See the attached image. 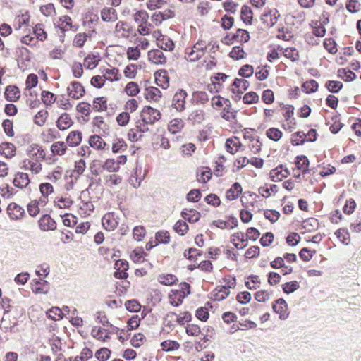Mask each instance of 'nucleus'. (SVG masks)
I'll return each instance as SVG.
<instances>
[{"mask_svg":"<svg viewBox=\"0 0 361 361\" xmlns=\"http://www.w3.org/2000/svg\"><path fill=\"white\" fill-rule=\"evenodd\" d=\"M240 16L244 23L250 24L252 19V12L250 8L247 6H242Z\"/></svg>","mask_w":361,"mask_h":361,"instance_id":"f704fd0d","label":"nucleus"},{"mask_svg":"<svg viewBox=\"0 0 361 361\" xmlns=\"http://www.w3.org/2000/svg\"><path fill=\"white\" fill-rule=\"evenodd\" d=\"M242 187L238 183H235L233 184L231 188L226 191V198L228 200H233L236 199L238 195L242 192Z\"/></svg>","mask_w":361,"mask_h":361,"instance_id":"4be33fe9","label":"nucleus"},{"mask_svg":"<svg viewBox=\"0 0 361 361\" xmlns=\"http://www.w3.org/2000/svg\"><path fill=\"white\" fill-rule=\"evenodd\" d=\"M30 183V180L29 178L28 174L23 172L16 173L13 180V185L20 189L26 188Z\"/></svg>","mask_w":361,"mask_h":361,"instance_id":"1a4fd4ad","label":"nucleus"},{"mask_svg":"<svg viewBox=\"0 0 361 361\" xmlns=\"http://www.w3.org/2000/svg\"><path fill=\"white\" fill-rule=\"evenodd\" d=\"M42 100L45 105L48 106L55 102L56 97L53 93L49 91H43L42 92Z\"/></svg>","mask_w":361,"mask_h":361,"instance_id":"13d9d810","label":"nucleus"},{"mask_svg":"<svg viewBox=\"0 0 361 361\" xmlns=\"http://www.w3.org/2000/svg\"><path fill=\"white\" fill-rule=\"evenodd\" d=\"M158 281L163 285L171 286L178 281V279L173 274H162L159 276Z\"/></svg>","mask_w":361,"mask_h":361,"instance_id":"7c9ffc66","label":"nucleus"},{"mask_svg":"<svg viewBox=\"0 0 361 361\" xmlns=\"http://www.w3.org/2000/svg\"><path fill=\"white\" fill-rule=\"evenodd\" d=\"M39 200H32L27 205V212L32 216H36L39 212Z\"/></svg>","mask_w":361,"mask_h":361,"instance_id":"09e8293b","label":"nucleus"},{"mask_svg":"<svg viewBox=\"0 0 361 361\" xmlns=\"http://www.w3.org/2000/svg\"><path fill=\"white\" fill-rule=\"evenodd\" d=\"M283 54L284 56L290 59L292 61H295L299 59L298 51L293 47H287L284 49Z\"/></svg>","mask_w":361,"mask_h":361,"instance_id":"e433bc0d","label":"nucleus"},{"mask_svg":"<svg viewBox=\"0 0 361 361\" xmlns=\"http://www.w3.org/2000/svg\"><path fill=\"white\" fill-rule=\"evenodd\" d=\"M101 169L109 172H116L119 170L118 164L113 159H108L104 164L101 165Z\"/></svg>","mask_w":361,"mask_h":361,"instance_id":"72a5a7b5","label":"nucleus"},{"mask_svg":"<svg viewBox=\"0 0 361 361\" xmlns=\"http://www.w3.org/2000/svg\"><path fill=\"white\" fill-rule=\"evenodd\" d=\"M213 224L215 226H216L221 229H224V228L233 229L238 226V220L236 218H233V225H231L230 221L220 220V219L214 221Z\"/></svg>","mask_w":361,"mask_h":361,"instance_id":"c85d7f7f","label":"nucleus"},{"mask_svg":"<svg viewBox=\"0 0 361 361\" xmlns=\"http://www.w3.org/2000/svg\"><path fill=\"white\" fill-rule=\"evenodd\" d=\"M328 90L332 93H337L343 87V84L340 81L329 80L326 83Z\"/></svg>","mask_w":361,"mask_h":361,"instance_id":"3c124183","label":"nucleus"},{"mask_svg":"<svg viewBox=\"0 0 361 361\" xmlns=\"http://www.w3.org/2000/svg\"><path fill=\"white\" fill-rule=\"evenodd\" d=\"M229 56L235 60H239L245 57V53L240 46H235L232 49Z\"/></svg>","mask_w":361,"mask_h":361,"instance_id":"58836bf2","label":"nucleus"},{"mask_svg":"<svg viewBox=\"0 0 361 361\" xmlns=\"http://www.w3.org/2000/svg\"><path fill=\"white\" fill-rule=\"evenodd\" d=\"M258 100L259 96L254 92L246 93L243 98V102L248 104L257 103Z\"/></svg>","mask_w":361,"mask_h":361,"instance_id":"69168bd1","label":"nucleus"},{"mask_svg":"<svg viewBox=\"0 0 361 361\" xmlns=\"http://www.w3.org/2000/svg\"><path fill=\"white\" fill-rule=\"evenodd\" d=\"M242 146L240 140L236 137L228 138L226 141L227 151L232 154L237 152Z\"/></svg>","mask_w":361,"mask_h":361,"instance_id":"6ab92c4d","label":"nucleus"},{"mask_svg":"<svg viewBox=\"0 0 361 361\" xmlns=\"http://www.w3.org/2000/svg\"><path fill=\"white\" fill-rule=\"evenodd\" d=\"M115 30L117 33L121 34V36L127 37L129 32L128 25L125 22L119 21L115 27Z\"/></svg>","mask_w":361,"mask_h":361,"instance_id":"864d4df0","label":"nucleus"},{"mask_svg":"<svg viewBox=\"0 0 361 361\" xmlns=\"http://www.w3.org/2000/svg\"><path fill=\"white\" fill-rule=\"evenodd\" d=\"M204 119V112L203 110H194L188 116V120L193 122L200 123Z\"/></svg>","mask_w":361,"mask_h":361,"instance_id":"c756f323","label":"nucleus"},{"mask_svg":"<svg viewBox=\"0 0 361 361\" xmlns=\"http://www.w3.org/2000/svg\"><path fill=\"white\" fill-rule=\"evenodd\" d=\"M39 190L44 197H47L49 195L53 193L54 188L51 183H44L39 185Z\"/></svg>","mask_w":361,"mask_h":361,"instance_id":"bf43d9fd","label":"nucleus"},{"mask_svg":"<svg viewBox=\"0 0 361 361\" xmlns=\"http://www.w3.org/2000/svg\"><path fill=\"white\" fill-rule=\"evenodd\" d=\"M89 144L92 147L96 149H103L106 145L103 139L97 135L90 136Z\"/></svg>","mask_w":361,"mask_h":361,"instance_id":"5701e85b","label":"nucleus"},{"mask_svg":"<svg viewBox=\"0 0 361 361\" xmlns=\"http://www.w3.org/2000/svg\"><path fill=\"white\" fill-rule=\"evenodd\" d=\"M182 217L190 223L197 222L200 218V213L195 209H185L181 213Z\"/></svg>","mask_w":361,"mask_h":361,"instance_id":"aec40b11","label":"nucleus"},{"mask_svg":"<svg viewBox=\"0 0 361 361\" xmlns=\"http://www.w3.org/2000/svg\"><path fill=\"white\" fill-rule=\"evenodd\" d=\"M338 239L343 243L348 245L350 241V235L347 230L340 228L335 232Z\"/></svg>","mask_w":361,"mask_h":361,"instance_id":"49530a36","label":"nucleus"},{"mask_svg":"<svg viewBox=\"0 0 361 361\" xmlns=\"http://www.w3.org/2000/svg\"><path fill=\"white\" fill-rule=\"evenodd\" d=\"M140 116L143 123L152 125L160 119L161 113L154 108L145 106L142 110Z\"/></svg>","mask_w":361,"mask_h":361,"instance_id":"f03ea898","label":"nucleus"},{"mask_svg":"<svg viewBox=\"0 0 361 361\" xmlns=\"http://www.w3.org/2000/svg\"><path fill=\"white\" fill-rule=\"evenodd\" d=\"M66 145L71 147L78 146L82 141V133L78 130H73L69 133L66 139Z\"/></svg>","mask_w":361,"mask_h":361,"instance_id":"dca6fc26","label":"nucleus"},{"mask_svg":"<svg viewBox=\"0 0 361 361\" xmlns=\"http://www.w3.org/2000/svg\"><path fill=\"white\" fill-rule=\"evenodd\" d=\"M225 39H229L231 42L235 41L238 42H247L250 39L249 32L243 29H238L236 33L233 34L231 38L229 36H226Z\"/></svg>","mask_w":361,"mask_h":361,"instance_id":"ddd939ff","label":"nucleus"},{"mask_svg":"<svg viewBox=\"0 0 361 361\" xmlns=\"http://www.w3.org/2000/svg\"><path fill=\"white\" fill-rule=\"evenodd\" d=\"M162 350L165 351L175 350L179 348L180 345L174 341H165L161 343Z\"/></svg>","mask_w":361,"mask_h":361,"instance_id":"4d7b16f0","label":"nucleus"},{"mask_svg":"<svg viewBox=\"0 0 361 361\" xmlns=\"http://www.w3.org/2000/svg\"><path fill=\"white\" fill-rule=\"evenodd\" d=\"M233 86L235 87V88L232 89V91L234 92L235 89L236 91L242 94L243 91H245L248 87H249V82L245 79H238L236 78L233 81Z\"/></svg>","mask_w":361,"mask_h":361,"instance_id":"393cba45","label":"nucleus"},{"mask_svg":"<svg viewBox=\"0 0 361 361\" xmlns=\"http://www.w3.org/2000/svg\"><path fill=\"white\" fill-rule=\"evenodd\" d=\"M73 124V121L67 113L62 114L56 121V126L60 130H65Z\"/></svg>","mask_w":361,"mask_h":361,"instance_id":"9b49d317","label":"nucleus"},{"mask_svg":"<svg viewBox=\"0 0 361 361\" xmlns=\"http://www.w3.org/2000/svg\"><path fill=\"white\" fill-rule=\"evenodd\" d=\"M193 98L197 103L204 104L209 101V97L205 92L197 91L193 93Z\"/></svg>","mask_w":361,"mask_h":361,"instance_id":"5fc2aeb1","label":"nucleus"},{"mask_svg":"<svg viewBox=\"0 0 361 361\" xmlns=\"http://www.w3.org/2000/svg\"><path fill=\"white\" fill-rule=\"evenodd\" d=\"M155 239L157 241L155 245H158V243H169L170 241L169 233L166 231H160L156 233Z\"/></svg>","mask_w":361,"mask_h":361,"instance_id":"c9c22d12","label":"nucleus"},{"mask_svg":"<svg viewBox=\"0 0 361 361\" xmlns=\"http://www.w3.org/2000/svg\"><path fill=\"white\" fill-rule=\"evenodd\" d=\"M67 91L68 95L75 99H80L85 94L84 87L77 81L71 82L68 87Z\"/></svg>","mask_w":361,"mask_h":361,"instance_id":"39448f33","label":"nucleus"},{"mask_svg":"<svg viewBox=\"0 0 361 361\" xmlns=\"http://www.w3.org/2000/svg\"><path fill=\"white\" fill-rule=\"evenodd\" d=\"M102 225L108 231H112L116 228L117 222L111 214H106L102 218Z\"/></svg>","mask_w":361,"mask_h":361,"instance_id":"bb28decb","label":"nucleus"},{"mask_svg":"<svg viewBox=\"0 0 361 361\" xmlns=\"http://www.w3.org/2000/svg\"><path fill=\"white\" fill-rule=\"evenodd\" d=\"M126 308L130 312H137L140 310V305L135 300H130L125 303Z\"/></svg>","mask_w":361,"mask_h":361,"instance_id":"774afa93","label":"nucleus"},{"mask_svg":"<svg viewBox=\"0 0 361 361\" xmlns=\"http://www.w3.org/2000/svg\"><path fill=\"white\" fill-rule=\"evenodd\" d=\"M145 97L148 101L157 102L161 96V91L155 87H149L145 90Z\"/></svg>","mask_w":361,"mask_h":361,"instance_id":"2eb2a0df","label":"nucleus"},{"mask_svg":"<svg viewBox=\"0 0 361 361\" xmlns=\"http://www.w3.org/2000/svg\"><path fill=\"white\" fill-rule=\"evenodd\" d=\"M338 76L348 82L353 81L356 78L355 73L350 70H346L345 68L338 70Z\"/></svg>","mask_w":361,"mask_h":361,"instance_id":"de8ad7c7","label":"nucleus"},{"mask_svg":"<svg viewBox=\"0 0 361 361\" xmlns=\"http://www.w3.org/2000/svg\"><path fill=\"white\" fill-rule=\"evenodd\" d=\"M203 56L202 54H199L196 52V50L192 47H189L185 49V58L187 61L190 62H195Z\"/></svg>","mask_w":361,"mask_h":361,"instance_id":"cd10ccee","label":"nucleus"},{"mask_svg":"<svg viewBox=\"0 0 361 361\" xmlns=\"http://www.w3.org/2000/svg\"><path fill=\"white\" fill-rule=\"evenodd\" d=\"M267 136L271 140L278 141L282 137V132L276 128H269L266 132Z\"/></svg>","mask_w":361,"mask_h":361,"instance_id":"a18cd8bd","label":"nucleus"},{"mask_svg":"<svg viewBox=\"0 0 361 361\" xmlns=\"http://www.w3.org/2000/svg\"><path fill=\"white\" fill-rule=\"evenodd\" d=\"M99 61V59L96 56H87L85 58L84 66L86 68L93 69L94 68Z\"/></svg>","mask_w":361,"mask_h":361,"instance_id":"8fccbe9b","label":"nucleus"},{"mask_svg":"<svg viewBox=\"0 0 361 361\" xmlns=\"http://www.w3.org/2000/svg\"><path fill=\"white\" fill-rule=\"evenodd\" d=\"M32 291L36 294H46L49 290V283L45 280H33Z\"/></svg>","mask_w":361,"mask_h":361,"instance_id":"9d476101","label":"nucleus"},{"mask_svg":"<svg viewBox=\"0 0 361 361\" xmlns=\"http://www.w3.org/2000/svg\"><path fill=\"white\" fill-rule=\"evenodd\" d=\"M278 192V186L276 185H271L270 188L260 187L259 188V194L264 197H269L271 196V192L276 193Z\"/></svg>","mask_w":361,"mask_h":361,"instance_id":"4c0bfd02","label":"nucleus"},{"mask_svg":"<svg viewBox=\"0 0 361 361\" xmlns=\"http://www.w3.org/2000/svg\"><path fill=\"white\" fill-rule=\"evenodd\" d=\"M149 18L148 13L143 10H140L137 11L134 15V20L137 23L140 24H147Z\"/></svg>","mask_w":361,"mask_h":361,"instance_id":"79ce46f5","label":"nucleus"},{"mask_svg":"<svg viewBox=\"0 0 361 361\" xmlns=\"http://www.w3.org/2000/svg\"><path fill=\"white\" fill-rule=\"evenodd\" d=\"M272 308L274 312L279 314L280 319L284 320L288 318L289 315L288 305L284 299L279 298L275 300Z\"/></svg>","mask_w":361,"mask_h":361,"instance_id":"7ed1b4c3","label":"nucleus"},{"mask_svg":"<svg viewBox=\"0 0 361 361\" xmlns=\"http://www.w3.org/2000/svg\"><path fill=\"white\" fill-rule=\"evenodd\" d=\"M6 99L9 102H16L20 96L19 89L14 85H9L6 88Z\"/></svg>","mask_w":361,"mask_h":361,"instance_id":"f3484780","label":"nucleus"},{"mask_svg":"<svg viewBox=\"0 0 361 361\" xmlns=\"http://www.w3.org/2000/svg\"><path fill=\"white\" fill-rule=\"evenodd\" d=\"M300 286L297 281L286 282L283 285V290L287 294L293 293L299 288Z\"/></svg>","mask_w":361,"mask_h":361,"instance_id":"603ef678","label":"nucleus"},{"mask_svg":"<svg viewBox=\"0 0 361 361\" xmlns=\"http://www.w3.org/2000/svg\"><path fill=\"white\" fill-rule=\"evenodd\" d=\"M319 85L314 80H310L306 81L302 85V88L305 90L306 93L310 94L316 92L318 89Z\"/></svg>","mask_w":361,"mask_h":361,"instance_id":"37998d69","label":"nucleus"},{"mask_svg":"<svg viewBox=\"0 0 361 361\" xmlns=\"http://www.w3.org/2000/svg\"><path fill=\"white\" fill-rule=\"evenodd\" d=\"M197 177L199 182L206 183L210 180L212 177V172L209 169L200 170L197 173Z\"/></svg>","mask_w":361,"mask_h":361,"instance_id":"ea45409f","label":"nucleus"},{"mask_svg":"<svg viewBox=\"0 0 361 361\" xmlns=\"http://www.w3.org/2000/svg\"><path fill=\"white\" fill-rule=\"evenodd\" d=\"M16 147L13 143L4 142L0 145V154L6 158H12L16 154Z\"/></svg>","mask_w":361,"mask_h":361,"instance_id":"4468645a","label":"nucleus"},{"mask_svg":"<svg viewBox=\"0 0 361 361\" xmlns=\"http://www.w3.org/2000/svg\"><path fill=\"white\" fill-rule=\"evenodd\" d=\"M190 286L188 283H180L179 285V289L172 290L171 298L173 301L171 302V304L174 306H178L181 304L183 298L190 294Z\"/></svg>","mask_w":361,"mask_h":361,"instance_id":"f257e3e1","label":"nucleus"},{"mask_svg":"<svg viewBox=\"0 0 361 361\" xmlns=\"http://www.w3.org/2000/svg\"><path fill=\"white\" fill-rule=\"evenodd\" d=\"M7 210L10 219L13 220L20 219L25 214L24 209L15 202L10 203Z\"/></svg>","mask_w":361,"mask_h":361,"instance_id":"0eeeda50","label":"nucleus"},{"mask_svg":"<svg viewBox=\"0 0 361 361\" xmlns=\"http://www.w3.org/2000/svg\"><path fill=\"white\" fill-rule=\"evenodd\" d=\"M63 170L60 166H57L48 176L47 178L51 182H56L60 180L62 177Z\"/></svg>","mask_w":361,"mask_h":361,"instance_id":"338daca9","label":"nucleus"},{"mask_svg":"<svg viewBox=\"0 0 361 361\" xmlns=\"http://www.w3.org/2000/svg\"><path fill=\"white\" fill-rule=\"evenodd\" d=\"M158 47L165 51H172L174 48V44L169 37H163L161 39L159 40Z\"/></svg>","mask_w":361,"mask_h":361,"instance_id":"2f4dec72","label":"nucleus"},{"mask_svg":"<svg viewBox=\"0 0 361 361\" xmlns=\"http://www.w3.org/2000/svg\"><path fill=\"white\" fill-rule=\"evenodd\" d=\"M253 73V67L248 64L243 66L238 71V74L243 78H249L252 75Z\"/></svg>","mask_w":361,"mask_h":361,"instance_id":"0e129e2a","label":"nucleus"},{"mask_svg":"<svg viewBox=\"0 0 361 361\" xmlns=\"http://www.w3.org/2000/svg\"><path fill=\"white\" fill-rule=\"evenodd\" d=\"M101 18L105 22H114L117 20V13L113 8H104L101 11Z\"/></svg>","mask_w":361,"mask_h":361,"instance_id":"a211bd4d","label":"nucleus"},{"mask_svg":"<svg viewBox=\"0 0 361 361\" xmlns=\"http://www.w3.org/2000/svg\"><path fill=\"white\" fill-rule=\"evenodd\" d=\"M148 59L156 65H162L166 62V58L160 49H152L148 52Z\"/></svg>","mask_w":361,"mask_h":361,"instance_id":"6e6552de","label":"nucleus"},{"mask_svg":"<svg viewBox=\"0 0 361 361\" xmlns=\"http://www.w3.org/2000/svg\"><path fill=\"white\" fill-rule=\"evenodd\" d=\"M111 351L106 348L98 350L95 353V357L99 361H106L110 357Z\"/></svg>","mask_w":361,"mask_h":361,"instance_id":"6e6d98bb","label":"nucleus"},{"mask_svg":"<svg viewBox=\"0 0 361 361\" xmlns=\"http://www.w3.org/2000/svg\"><path fill=\"white\" fill-rule=\"evenodd\" d=\"M173 229L178 234L184 235L188 230V226L185 221L179 220L175 224Z\"/></svg>","mask_w":361,"mask_h":361,"instance_id":"a19ab883","label":"nucleus"},{"mask_svg":"<svg viewBox=\"0 0 361 361\" xmlns=\"http://www.w3.org/2000/svg\"><path fill=\"white\" fill-rule=\"evenodd\" d=\"M39 226L43 231H54L56 223L49 215L44 214L39 220Z\"/></svg>","mask_w":361,"mask_h":361,"instance_id":"423d86ee","label":"nucleus"},{"mask_svg":"<svg viewBox=\"0 0 361 361\" xmlns=\"http://www.w3.org/2000/svg\"><path fill=\"white\" fill-rule=\"evenodd\" d=\"M61 314H62L61 310L56 307L51 308L47 312V315H48L49 318H50L54 321L59 320L60 319H62Z\"/></svg>","mask_w":361,"mask_h":361,"instance_id":"680f3d73","label":"nucleus"},{"mask_svg":"<svg viewBox=\"0 0 361 361\" xmlns=\"http://www.w3.org/2000/svg\"><path fill=\"white\" fill-rule=\"evenodd\" d=\"M230 294V290L226 286H218L212 293V298L214 300L221 301Z\"/></svg>","mask_w":361,"mask_h":361,"instance_id":"f8f14e48","label":"nucleus"},{"mask_svg":"<svg viewBox=\"0 0 361 361\" xmlns=\"http://www.w3.org/2000/svg\"><path fill=\"white\" fill-rule=\"evenodd\" d=\"M183 128V121L180 118H174L171 121L169 125V130L175 134Z\"/></svg>","mask_w":361,"mask_h":361,"instance_id":"473e14b6","label":"nucleus"},{"mask_svg":"<svg viewBox=\"0 0 361 361\" xmlns=\"http://www.w3.org/2000/svg\"><path fill=\"white\" fill-rule=\"evenodd\" d=\"M169 0H148L147 7L149 10H155L162 8L164 5L169 3Z\"/></svg>","mask_w":361,"mask_h":361,"instance_id":"c03bdc74","label":"nucleus"},{"mask_svg":"<svg viewBox=\"0 0 361 361\" xmlns=\"http://www.w3.org/2000/svg\"><path fill=\"white\" fill-rule=\"evenodd\" d=\"M296 167L298 170H301L303 173H306L308 171L307 166L309 165V160L306 156L301 155L296 158L295 161Z\"/></svg>","mask_w":361,"mask_h":361,"instance_id":"a878e982","label":"nucleus"},{"mask_svg":"<svg viewBox=\"0 0 361 361\" xmlns=\"http://www.w3.org/2000/svg\"><path fill=\"white\" fill-rule=\"evenodd\" d=\"M125 91L129 96H135L139 92L140 90L136 82H130L126 85Z\"/></svg>","mask_w":361,"mask_h":361,"instance_id":"052dcab7","label":"nucleus"},{"mask_svg":"<svg viewBox=\"0 0 361 361\" xmlns=\"http://www.w3.org/2000/svg\"><path fill=\"white\" fill-rule=\"evenodd\" d=\"M67 150V145L65 142L58 141L51 146V152L54 155L63 156Z\"/></svg>","mask_w":361,"mask_h":361,"instance_id":"412c9836","label":"nucleus"},{"mask_svg":"<svg viewBox=\"0 0 361 361\" xmlns=\"http://www.w3.org/2000/svg\"><path fill=\"white\" fill-rule=\"evenodd\" d=\"M259 280L257 276H251L248 281L245 282V286L248 289L255 290L259 287Z\"/></svg>","mask_w":361,"mask_h":361,"instance_id":"e2e57ef3","label":"nucleus"},{"mask_svg":"<svg viewBox=\"0 0 361 361\" xmlns=\"http://www.w3.org/2000/svg\"><path fill=\"white\" fill-rule=\"evenodd\" d=\"M186 97L187 92L184 90H178L173 97L172 106L178 111H183L185 109Z\"/></svg>","mask_w":361,"mask_h":361,"instance_id":"20e7f679","label":"nucleus"},{"mask_svg":"<svg viewBox=\"0 0 361 361\" xmlns=\"http://www.w3.org/2000/svg\"><path fill=\"white\" fill-rule=\"evenodd\" d=\"M102 73L104 78L109 81H117L120 79L118 70L116 68H105Z\"/></svg>","mask_w":361,"mask_h":361,"instance_id":"b1692460","label":"nucleus"}]
</instances>
